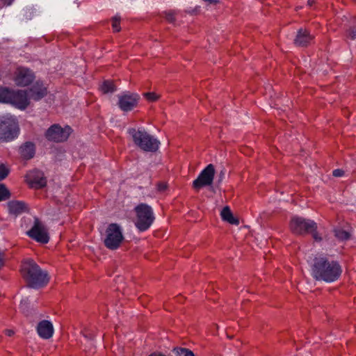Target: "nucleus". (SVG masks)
Segmentation results:
<instances>
[{
  "instance_id": "39448f33",
  "label": "nucleus",
  "mask_w": 356,
  "mask_h": 356,
  "mask_svg": "<svg viewBox=\"0 0 356 356\" xmlns=\"http://www.w3.org/2000/svg\"><path fill=\"white\" fill-rule=\"evenodd\" d=\"M136 215L135 225L140 232L147 230L154 220L152 207L146 204H140L135 207Z\"/></svg>"
},
{
  "instance_id": "7ed1b4c3",
  "label": "nucleus",
  "mask_w": 356,
  "mask_h": 356,
  "mask_svg": "<svg viewBox=\"0 0 356 356\" xmlns=\"http://www.w3.org/2000/svg\"><path fill=\"white\" fill-rule=\"evenodd\" d=\"M19 133L18 122L10 114L0 115V141L9 142L16 138Z\"/></svg>"
},
{
  "instance_id": "c756f323",
  "label": "nucleus",
  "mask_w": 356,
  "mask_h": 356,
  "mask_svg": "<svg viewBox=\"0 0 356 356\" xmlns=\"http://www.w3.org/2000/svg\"><path fill=\"white\" fill-rule=\"evenodd\" d=\"M332 175L336 177H340L344 175V171L341 169H336L333 171Z\"/></svg>"
},
{
  "instance_id": "f03ea898",
  "label": "nucleus",
  "mask_w": 356,
  "mask_h": 356,
  "mask_svg": "<svg viewBox=\"0 0 356 356\" xmlns=\"http://www.w3.org/2000/svg\"><path fill=\"white\" fill-rule=\"evenodd\" d=\"M21 273L29 287L38 289L46 285L49 282L47 271L42 270L39 266L31 259L22 261Z\"/></svg>"
},
{
  "instance_id": "5701e85b",
  "label": "nucleus",
  "mask_w": 356,
  "mask_h": 356,
  "mask_svg": "<svg viewBox=\"0 0 356 356\" xmlns=\"http://www.w3.org/2000/svg\"><path fill=\"white\" fill-rule=\"evenodd\" d=\"M173 352L176 356H195L192 351L183 348H174Z\"/></svg>"
},
{
  "instance_id": "423d86ee",
  "label": "nucleus",
  "mask_w": 356,
  "mask_h": 356,
  "mask_svg": "<svg viewBox=\"0 0 356 356\" xmlns=\"http://www.w3.org/2000/svg\"><path fill=\"white\" fill-rule=\"evenodd\" d=\"M291 231L296 234L311 233L315 241H320L321 237L316 232V223L309 219H305L301 217H293L290 223Z\"/></svg>"
},
{
  "instance_id": "e433bc0d",
  "label": "nucleus",
  "mask_w": 356,
  "mask_h": 356,
  "mask_svg": "<svg viewBox=\"0 0 356 356\" xmlns=\"http://www.w3.org/2000/svg\"><path fill=\"white\" fill-rule=\"evenodd\" d=\"M224 176H225V172L222 170L220 172V180L224 178Z\"/></svg>"
},
{
  "instance_id": "bb28decb",
  "label": "nucleus",
  "mask_w": 356,
  "mask_h": 356,
  "mask_svg": "<svg viewBox=\"0 0 356 356\" xmlns=\"http://www.w3.org/2000/svg\"><path fill=\"white\" fill-rule=\"evenodd\" d=\"M144 96L149 102H155L159 98V95L155 92H146Z\"/></svg>"
},
{
  "instance_id": "4468645a",
  "label": "nucleus",
  "mask_w": 356,
  "mask_h": 356,
  "mask_svg": "<svg viewBox=\"0 0 356 356\" xmlns=\"http://www.w3.org/2000/svg\"><path fill=\"white\" fill-rule=\"evenodd\" d=\"M26 180L31 188H40L46 185L47 181L42 172L34 170L27 173Z\"/></svg>"
},
{
  "instance_id": "9b49d317",
  "label": "nucleus",
  "mask_w": 356,
  "mask_h": 356,
  "mask_svg": "<svg viewBox=\"0 0 356 356\" xmlns=\"http://www.w3.org/2000/svg\"><path fill=\"white\" fill-rule=\"evenodd\" d=\"M70 133L71 128L69 126L62 128L58 124H54L47 131L46 137L49 140L63 142L67 139Z\"/></svg>"
},
{
  "instance_id": "2eb2a0df",
  "label": "nucleus",
  "mask_w": 356,
  "mask_h": 356,
  "mask_svg": "<svg viewBox=\"0 0 356 356\" xmlns=\"http://www.w3.org/2000/svg\"><path fill=\"white\" fill-rule=\"evenodd\" d=\"M37 332L41 338L48 339L51 338L54 334L53 325L49 321H42L37 326Z\"/></svg>"
},
{
  "instance_id": "0eeeda50",
  "label": "nucleus",
  "mask_w": 356,
  "mask_h": 356,
  "mask_svg": "<svg viewBox=\"0 0 356 356\" xmlns=\"http://www.w3.org/2000/svg\"><path fill=\"white\" fill-rule=\"evenodd\" d=\"M124 240L122 227L116 224H110L105 232L104 243L105 246L109 250L118 249Z\"/></svg>"
},
{
  "instance_id": "473e14b6",
  "label": "nucleus",
  "mask_w": 356,
  "mask_h": 356,
  "mask_svg": "<svg viewBox=\"0 0 356 356\" xmlns=\"http://www.w3.org/2000/svg\"><path fill=\"white\" fill-rule=\"evenodd\" d=\"M166 187H167L166 184H163V183H160V184H158V186H157L158 190H159V191H165V188H166Z\"/></svg>"
},
{
  "instance_id": "aec40b11",
  "label": "nucleus",
  "mask_w": 356,
  "mask_h": 356,
  "mask_svg": "<svg viewBox=\"0 0 356 356\" xmlns=\"http://www.w3.org/2000/svg\"><path fill=\"white\" fill-rule=\"evenodd\" d=\"M220 216L224 221H226L232 225H237L239 223L238 220L233 216L229 207H225L222 209L220 213Z\"/></svg>"
},
{
  "instance_id": "cd10ccee",
  "label": "nucleus",
  "mask_w": 356,
  "mask_h": 356,
  "mask_svg": "<svg viewBox=\"0 0 356 356\" xmlns=\"http://www.w3.org/2000/svg\"><path fill=\"white\" fill-rule=\"evenodd\" d=\"M8 169L6 167L5 165H0V180L5 179L8 175Z\"/></svg>"
},
{
  "instance_id": "7c9ffc66",
  "label": "nucleus",
  "mask_w": 356,
  "mask_h": 356,
  "mask_svg": "<svg viewBox=\"0 0 356 356\" xmlns=\"http://www.w3.org/2000/svg\"><path fill=\"white\" fill-rule=\"evenodd\" d=\"M348 35L350 37L351 39L355 40L356 39V29L353 28L349 30Z\"/></svg>"
},
{
  "instance_id": "f257e3e1",
  "label": "nucleus",
  "mask_w": 356,
  "mask_h": 356,
  "mask_svg": "<svg viewBox=\"0 0 356 356\" xmlns=\"http://www.w3.org/2000/svg\"><path fill=\"white\" fill-rule=\"evenodd\" d=\"M341 268L337 261L325 257H316L312 268V274L316 280L333 282L341 275Z\"/></svg>"
},
{
  "instance_id": "ddd939ff",
  "label": "nucleus",
  "mask_w": 356,
  "mask_h": 356,
  "mask_svg": "<svg viewBox=\"0 0 356 356\" xmlns=\"http://www.w3.org/2000/svg\"><path fill=\"white\" fill-rule=\"evenodd\" d=\"M118 106L123 111H129L138 104V95L136 93L126 92L119 96Z\"/></svg>"
},
{
  "instance_id": "c9c22d12",
  "label": "nucleus",
  "mask_w": 356,
  "mask_h": 356,
  "mask_svg": "<svg viewBox=\"0 0 356 356\" xmlns=\"http://www.w3.org/2000/svg\"><path fill=\"white\" fill-rule=\"evenodd\" d=\"M25 303H26V302H24V300H22V301L21 302L20 307H21V308H22V309H25V307H25Z\"/></svg>"
},
{
  "instance_id": "4c0bfd02",
  "label": "nucleus",
  "mask_w": 356,
  "mask_h": 356,
  "mask_svg": "<svg viewBox=\"0 0 356 356\" xmlns=\"http://www.w3.org/2000/svg\"><path fill=\"white\" fill-rule=\"evenodd\" d=\"M308 3H309V5H310V6H311V5L313 3V2H312V1H311L310 0H309V1H308Z\"/></svg>"
},
{
  "instance_id": "20e7f679",
  "label": "nucleus",
  "mask_w": 356,
  "mask_h": 356,
  "mask_svg": "<svg viewBox=\"0 0 356 356\" xmlns=\"http://www.w3.org/2000/svg\"><path fill=\"white\" fill-rule=\"evenodd\" d=\"M129 134L134 143L141 149L145 152H155L159 149V141L144 129H130Z\"/></svg>"
},
{
  "instance_id": "a878e982",
  "label": "nucleus",
  "mask_w": 356,
  "mask_h": 356,
  "mask_svg": "<svg viewBox=\"0 0 356 356\" xmlns=\"http://www.w3.org/2000/svg\"><path fill=\"white\" fill-rule=\"evenodd\" d=\"M112 27L115 32H118L120 31V18L117 16H115L112 19Z\"/></svg>"
},
{
  "instance_id": "6ab92c4d",
  "label": "nucleus",
  "mask_w": 356,
  "mask_h": 356,
  "mask_svg": "<svg viewBox=\"0 0 356 356\" xmlns=\"http://www.w3.org/2000/svg\"><path fill=\"white\" fill-rule=\"evenodd\" d=\"M19 152L24 159H31L35 154V146L33 143L27 142L20 147Z\"/></svg>"
},
{
  "instance_id": "c85d7f7f",
  "label": "nucleus",
  "mask_w": 356,
  "mask_h": 356,
  "mask_svg": "<svg viewBox=\"0 0 356 356\" xmlns=\"http://www.w3.org/2000/svg\"><path fill=\"white\" fill-rule=\"evenodd\" d=\"M165 19L169 22H174L175 20V13L174 11L165 13Z\"/></svg>"
},
{
  "instance_id": "f704fd0d",
  "label": "nucleus",
  "mask_w": 356,
  "mask_h": 356,
  "mask_svg": "<svg viewBox=\"0 0 356 356\" xmlns=\"http://www.w3.org/2000/svg\"><path fill=\"white\" fill-rule=\"evenodd\" d=\"M13 333H14V332H13V330H6V334L8 336H9V337L12 336V335L13 334Z\"/></svg>"
},
{
  "instance_id": "a211bd4d",
  "label": "nucleus",
  "mask_w": 356,
  "mask_h": 356,
  "mask_svg": "<svg viewBox=\"0 0 356 356\" xmlns=\"http://www.w3.org/2000/svg\"><path fill=\"white\" fill-rule=\"evenodd\" d=\"M8 209L10 214L17 216L26 210V207L22 202L11 201L8 204Z\"/></svg>"
},
{
  "instance_id": "9d476101",
  "label": "nucleus",
  "mask_w": 356,
  "mask_h": 356,
  "mask_svg": "<svg viewBox=\"0 0 356 356\" xmlns=\"http://www.w3.org/2000/svg\"><path fill=\"white\" fill-rule=\"evenodd\" d=\"M35 74L27 67H19L14 72L13 80L17 86L24 87L33 82Z\"/></svg>"
},
{
  "instance_id": "2f4dec72",
  "label": "nucleus",
  "mask_w": 356,
  "mask_h": 356,
  "mask_svg": "<svg viewBox=\"0 0 356 356\" xmlns=\"http://www.w3.org/2000/svg\"><path fill=\"white\" fill-rule=\"evenodd\" d=\"M5 259L4 253L0 251V268L3 266Z\"/></svg>"
},
{
  "instance_id": "f3484780",
  "label": "nucleus",
  "mask_w": 356,
  "mask_h": 356,
  "mask_svg": "<svg viewBox=\"0 0 356 356\" xmlns=\"http://www.w3.org/2000/svg\"><path fill=\"white\" fill-rule=\"evenodd\" d=\"M314 37L307 30L300 29L294 40L296 45L305 47L311 43Z\"/></svg>"
},
{
  "instance_id": "393cba45",
  "label": "nucleus",
  "mask_w": 356,
  "mask_h": 356,
  "mask_svg": "<svg viewBox=\"0 0 356 356\" xmlns=\"http://www.w3.org/2000/svg\"><path fill=\"white\" fill-rule=\"evenodd\" d=\"M10 197V193L3 184H0V202L8 199Z\"/></svg>"
},
{
  "instance_id": "1a4fd4ad",
  "label": "nucleus",
  "mask_w": 356,
  "mask_h": 356,
  "mask_svg": "<svg viewBox=\"0 0 356 356\" xmlns=\"http://www.w3.org/2000/svg\"><path fill=\"white\" fill-rule=\"evenodd\" d=\"M27 234L31 238L41 243L45 244L49 241L47 229L44 224L37 218L35 219L33 226L28 231Z\"/></svg>"
},
{
  "instance_id": "6e6552de",
  "label": "nucleus",
  "mask_w": 356,
  "mask_h": 356,
  "mask_svg": "<svg viewBox=\"0 0 356 356\" xmlns=\"http://www.w3.org/2000/svg\"><path fill=\"white\" fill-rule=\"evenodd\" d=\"M215 168L213 165L209 164L201 171L197 178L193 182V186L195 190L205 186H211L213 181Z\"/></svg>"
},
{
  "instance_id": "dca6fc26",
  "label": "nucleus",
  "mask_w": 356,
  "mask_h": 356,
  "mask_svg": "<svg viewBox=\"0 0 356 356\" xmlns=\"http://www.w3.org/2000/svg\"><path fill=\"white\" fill-rule=\"evenodd\" d=\"M47 93V88L42 83L36 82L29 90V98L38 101Z\"/></svg>"
},
{
  "instance_id": "412c9836",
  "label": "nucleus",
  "mask_w": 356,
  "mask_h": 356,
  "mask_svg": "<svg viewBox=\"0 0 356 356\" xmlns=\"http://www.w3.org/2000/svg\"><path fill=\"white\" fill-rule=\"evenodd\" d=\"M11 90L5 87H0V102L8 103Z\"/></svg>"
},
{
  "instance_id": "4be33fe9",
  "label": "nucleus",
  "mask_w": 356,
  "mask_h": 356,
  "mask_svg": "<svg viewBox=\"0 0 356 356\" xmlns=\"http://www.w3.org/2000/svg\"><path fill=\"white\" fill-rule=\"evenodd\" d=\"M104 93L113 92L115 90V85L112 81H105L100 86Z\"/></svg>"
},
{
  "instance_id": "72a5a7b5",
  "label": "nucleus",
  "mask_w": 356,
  "mask_h": 356,
  "mask_svg": "<svg viewBox=\"0 0 356 356\" xmlns=\"http://www.w3.org/2000/svg\"><path fill=\"white\" fill-rule=\"evenodd\" d=\"M4 5L6 6H10L11 5L13 0H3Z\"/></svg>"
},
{
  "instance_id": "f8f14e48",
  "label": "nucleus",
  "mask_w": 356,
  "mask_h": 356,
  "mask_svg": "<svg viewBox=\"0 0 356 356\" xmlns=\"http://www.w3.org/2000/svg\"><path fill=\"white\" fill-rule=\"evenodd\" d=\"M8 103L15 107L24 110L29 104V97L26 90H11Z\"/></svg>"
},
{
  "instance_id": "b1692460",
  "label": "nucleus",
  "mask_w": 356,
  "mask_h": 356,
  "mask_svg": "<svg viewBox=\"0 0 356 356\" xmlns=\"http://www.w3.org/2000/svg\"><path fill=\"white\" fill-rule=\"evenodd\" d=\"M335 236L341 241L348 240L350 238L349 232L341 229H336L334 230Z\"/></svg>"
}]
</instances>
